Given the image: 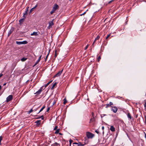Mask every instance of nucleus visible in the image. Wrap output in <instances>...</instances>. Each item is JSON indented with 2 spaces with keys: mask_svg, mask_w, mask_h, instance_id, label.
<instances>
[{
  "mask_svg": "<svg viewBox=\"0 0 146 146\" xmlns=\"http://www.w3.org/2000/svg\"><path fill=\"white\" fill-rule=\"evenodd\" d=\"M59 6L56 4H55L54 5V6L52 8V10L51 11L50 13L52 14L53 13H54L55 11L57 9H59Z\"/></svg>",
  "mask_w": 146,
  "mask_h": 146,
  "instance_id": "1",
  "label": "nucleus"
},
{
  "mask_svg": "<svg viewBox=\"0 0 146 146\" xmlns=\"http://www.w3.org/2000/svg\"><path fill=\"white\" fill-rule=\"evenodd\" d=\"M86 136L88 139H92L94 137V135L90 132H87Z\"/></svg>",
  "mask_w": 146,
  "mask_h": 146,
  "instance_id": "2",
  "label": "nucleus"
},
{
  "mask_svg": "<svg viewBox=\"0 0 146 146\" xmlns=\"http://www.w3.org/2000/svg\"><path fill=\"white\" fill-rule=\"evenodd\" d=\"M43 86H42L35 93V94L36 95H38L40 94L42 91V89L43 88Z\"/></svg>",
  "mask_w": 146,
  "mask_h": 146,
  "instance_id": "3",
  "label": "nucleus"
},
{
  "mask_svg": "<svg viewBox=\"0 0 146 146\" xmlns=\"http://www.w3.org/2000/svg\"><path fill=\"white\" fill-rule=\"evenodd\" d=\"M13 99V96L12 95H9L6 98V101L8 102L11 100Z\"/></svg>",
  "mask_w": 146,
  "mask_h": 146,
  "instance_id": "4",
  "label": "nucleus"
},
{
  "mask_svg": "<svg viewBox=\"0 0 146 146\" xmlns=\"http://www.w3.org/2000/svg\"><path fill=\"white\" fill-rule=\"evenodd\" d=\"M111 107H112L111 110L112 111H113V112H114V113H116L117 112V107H116L115 106Z\"/></svg>",
  "mask_w": 146,
  "mask_h": 146,
  "instance_id": "5",
  "label": "nucleus"
},
{
  "mask_svg": "<svg viewBox=\"0 0 146 146\" xmlns=\"http://www.w3.org/2000/svg\"><path fill=\"white\" fill-rule=\"evenodd\" d=\"M63 69L62 70L59 71L54 76V77H58L60 76L62 72Z\"/></svg>",
  "mask_w": 146,
  "mask_h": 146,
  "instance_id": "6",
  "label": "nucleus"
},
{
  "mask_svg": "<svg viewBox=\"0 0 146 146\" xmlns=\"http://www.w3.org/2000/svg\"><path fill=\"white\" fill-rule=\"evenodd\" d=\"M14 30V28L13 27H12L10 29V31H9L8 34V36H9L12 33Z\"/></svg>",
  "mask_w": 146,
  "mask_h": 146,
  "instance_id": "7",
  "label": "nucleus"
},
{
  "mask_svg": "<svg viewBox=\"0 0 146 146\" xmlns=\"http://www.w3.org/2000/svg\"><path fill=\"white\" fill-rule=\"evenodd\" d=\"M26 17L25 16H23V18L21 19L19 21L20 24H21L24 21Z\"/></svg>",
  "mask_w": 146,
  "mask_h": 146,
  "instance_id": "8",
  "label": "nucleus"
},
{
  "mask_svg": "<svg viewBox=\"0 0 146 146\" xmlns=\"http://www.w3.org/2000/svg\"><path fill=\"white\" fill-rule=\"evenodd\" d=\"M89 142V140L88 138L86 137L84 138V145L88 144Z\"/></svg>",
  "mask_w": 146,
  "mask_h": 146,
  "instance_id": "9",
  "label": "nucleus"
},
{
  "mask_svg": "<svg viewBox=\"0 0 146 146\" xmlns=\"http://www.w3.org/2000/svg\"><path fill=\"white\" fill-rule=\"evenodd\" d=\"M41 121L40 120H37L35 122V123H36V125L37 126H39L40 125Z\"/></svg>",
  "mask_w": 146,
  "mask_h": 146,
  "instance_id": "10",
  "label": "nucleus"
},
{
  "mask_svg": "<svg viewBox=\"0 0 146 146\" xmlns=\"http://www.w3.org/2000/svg\"><path fill=\"white\" fill-rule=\"evenodd\" d=\"M110 130L112 132L114 131H115V128L113 125L111 126Z\"/></svg>",
  "mask_w": 146,
  "mask_h": 146,
  "instance_id": "11",
  "label": "nucleus"
},
{
  "mask_svg": "<svg viewBox=\"0 0 146 146\" xmlns=\"http://www.w3.org/2000/svg\"><path fill=\"white\" fill-rule=\"evenodd\" d=\"M127 117L128 118H129V119H130V120L131 119L132 117L131 116V114H130V113H129V112L127 113Z\"/></svg>",
  "mask_w": 146,
  "mask_h": 146,
  "instance_id": "12",
  "label": "nucleus"
},
{
  "mask_svg": "<svg viewBox=\"0 0 146 146\" xmlns=\"http://www.w3.org/2000/svg\"><path fill=\"white\" fill-rule=\"evenodd\" d=\"M42 55H40V57H39V58L38 60L36 62L35 64V65H34V66H35L40 61V60L41 59Z\"/></svg>",
  "mask_w": 146,
  "mask_h": 146,
  "instance_id": "13",
  "label": "nucleus"
},
{
  "mask_svg": "<svg viewBox=\"0 0 146 146\" xmlns=\"http://www.w3.org/2000/svg\"><path fill=\"white\" fill-rule=\"evenodd\" d=\"M100 38V36L99 35H98L97 36V37H96V38H95L93 44H92V45H93L94 44V43H95V41L96 40H98L99 39V38Z\"/></svg>",
  "mask_w": 146,
  "mask_h": 146,
  "instance_id": "14",
  "label": "nucleus"
},
{
  "mask_svg": "<svg viewBox=\"0 0 146 146\" xmlns=\"http://www.w3.org/2000/svg\"><path fill=\"white\" fill-rule=\"evenodd\" d=\"M38 34L37 32H33V33L31 34V36L35 35V36H37L38 35Z\"/></svg>",
  "mask_w": 146,
  "mask_h": 146,
  "instance_id": "15",
  "label": "nucleus"
},
{
  "mask_svg": "<svg viewBox=\"0 0 146 146\" xmlns=\"http://www.w3.org/2000/svg\"><path fill=\"white\" fill-rule=\"evenodd\" d=\"M52 82V80H51V81H49L46 84H44L43 86H44L45 88L46 87Z\"/></svg>",
  "mask_w": 146,
  "mask_h": 146,
  "instance_id": "16",
  "label": "nucleus"
},
{
  "mask_svg": "<svg viewBox=\"0 0 146 146\" xmlns=\"http://www.w3.org/2000/svg\"><path fill=\"white\" fill-rule=\"evenodd\" d=\"M45 108V106H43L40 110L37 113V114H39L40 112L42 111Z\"/></svg>",
  "mask_w": 146,
  "mask_h": 146,
  "instance_id": "17",
  "label": "nucleus"
},
{
  "mask_svg": "<svg viewBox=\"0 0 146 146\" xmlns=\"http://www.w3.org/2000/svg\"><path fill=\"white\" fill-rule=\"evenodd\" d=\"M78 146H84V143H82L81 142H79L78 143Z\"/></svg>",
  "mask_w": 146,
  "mask_h": 146,
  "instance_id": "18",
  "label": "nucleus"
},
{
  "mask_svg": "<svg viewBox=\"0 0 146 146\" xmlns=\"http://www.w3.org/2000/svg\"><path fill=\"white\" fill-rule=\"evenodd\" d=\"M16 43L17 44L20 45L23 44L22 41H16Z\"/></svg>",
  "mask_w": 146,
  "mask_h": 146,
  "instance_id": "19",
  "label": "nucleus"
},
{
  "mask_svg": "<svg viewBox=\"0 0 146 146\" xmlns=\"http://www.w3.org/2000/svg\"><path fill=\"white\" fill-rule=\"evenodd\" d=\"M27 59V58L24 57L21 59V60L22 62H24Z\"/></svg>",
  "mask_w": 146,
  "mask_h": 146,
  "instance_id": "20",
  "label": "nucleus"
},
{
  "mask_svg": "<svg viewBox=\"0 0 146 146\" xmlns=\"http://www.w3.org/2000/svg\"><path fill=\"white\" fill-rule=\"evenodd\" d=\"M94 119V117H93L90 120L89 123H91L93 122Z\"/></svg>",
  "mask_w": 146,
  "mask_h": 146,
  "instance_id": "21",
  "label": "nucleus"
},
{
  "mask_svg": "<svg viewBox=\"0 0 146 146\" xmlns=\"http://www.w3.org/2000/svg\"><path fill=\"white\" fill-rule=\"evenodd\" d=\"M41 118V119H42V120H43L44 119V117H43V115L41 116L40 117H36V119H40V118Z\"/></svg>",
  "mask_w": 146,
  "mask_h": 146,
  "instance_id": "22",
  "label": "nucleus"
},
{
  "mask_svg": "<svg viewBox=\"0 0 146 146\" xmlns=\"http://www.w3.org/2000/svg\"><path fill=\"white\" fill-rule=\"evenodd\" d=\"M56 83L55 82L52 85V86L51 88V89H53L54 87L56 86Z\"/></svg>",
  "mask_w": 146,
  "mask_h": 146,
  "instance_id": "23",
  "label": "nucleus"
},
{
  "mask_svg": "<svg viewBox=\"0 0 146 146\" xmlns=\"http://www.w3.org/2000/svg\"><path fill=\"white\" fill-rule=\"evenodd\" d=\"M60 131V129H57L55 132V134H58L59 133V132Z\"/></svg>",
  "mask_w": 146,
  "mask_h": 146,
  "instance_id": "24",
  "label": "nucleus"
},
{
  "mask_svg": "<svg viewBox=\"0 0 146 146\" xmlns=\"http://www.w3.org/2000/svg\"><path fill=\"white\" fill-rule=\"evenodd\" d=\"M37 5H36L34 7L32 8L30 10V12H31L35 8L37 7Z\"/></svg>",
  "mask_w": 146,
  "mask_h": 146,
  "instance_id": "25",
  "label": "nucleus"
},
{
  "mask_svg": "<svg viewBox=\"0 0 146 146\" xmlns=\"http://www.w3.org/2000/svg\"><path fill=\"white\" fill-rule=\"evenodd\" d=\"M64 102L63 103L64 104H65L67 102V101L66 99V98H65L64 99Z\"/></svg>",
  "mask_w": 146,
  "mask_h": 146,
  "instance_id": "26",
  "label": "nucleus"
},
{
  "mask_svg": "<svg viewBox=\"0 0 146 146\" xmlns=\"http://www.w3.org/2000/svg\"><path fill=\"white\" fill-rule=\"evenodd\" d=\"M27 11H25V13H24L23 17L24 16H25V15H26V14L27 13V12L28 11V9L29 8V7H27Z\"/></svg>",
  "mask_w": 146,
  "mask_h": 146,
  "instance_id": "27",
  "label": "nucleus"
},
{
  "mask_svg": "<svg viewBox=\"0 0 146 146\" xmlns=\"http://www.w3.org/2000/svg\"><path fill=\"white\" fill-rule=\"evenodd\" d=\"M54 146H58V145H59V146H60V145L59 144L57 143V142H55L54 144Z\"/></svg>",
  "mask_w": 146,
  "mask_h": 146,
  "instance_id": "28",
  "label": "nucleus"
},
{
  "mask_svg": "<svg viewBox=\"0 0 146 146\" xmlns=\"http://www.w3.org/2000/svg\"><path fill=\"white\" fill-rule=\"evenodd\" d=\"M69 141V142H70L69 145H70V146H71V143H72V142L73 141L71 139H70Z\"/></svg>",
  "mask_w": 146,
  "mask_h": 146,
  "instance_id": "29",
  "label": "nucleus"
},
{
  "mask_svg": "<svg viewBox=\"0 0 146 146\" xmlns=\"http://www.w3.org/2000/svg\"><path fill=\"white\" fill-rule=\"evenodd\" d=\"M32 111H33V109H31L29 111H28V113L29 114H30L31 112H32Z\"/></svg>",
  "mask_w": 146,
  "mask_h": 146,
  "instance_id": "30",
  "label": "nucleus"
},
{
  "mask_svg": "<svg viewBox=\"0 0 146 146\" xmlns=\"http://www.w3.org/2000/svg\"><path fill=\"white\" fill-rule=\"evenodd\" d=\"M23 42V44H25L27 43V42L26 40H25L23 41H22Z\"/></svg>",
  "mask_w": 146,
  "mask_h": 146,
  "instance_id": "31",
  "label": "nucleus"
},
{
  "mask_svg": "<svg viewBox=\"0 0 146 146\" xmlns=\"http://www.w3.org/2000/svg\"><path fill=\"white\" fill-rule=\"evenodd\" d=\"M50 50H49V52H48V54H47V55H46V59L47 58H48V56L49 54V53H50Z\"/></svg>",
  "mask_w": 146,
  "mask_h": 146,
  "instance_id": "32",
  "label": "nucleus"
},
{
  "mask_svg": "<svg viewBox=\"0 0 146 146\" xmlns=\"http://www.w3.org/2000/svg\"><path fill=\"white\" fill-rule=\"evenodd\" d=\"M107 115L105 114H102L101 115V117L102 118L106 116Z\"/></svg>",
  "mask_w": 146,
  "mask_h": 146,
  "instance_id": "33",
  "label": "nucleus"
},
{
  "mask_svg": "<svg viewBox=\"0 0 146 146\" xmlns=\"http://www.w3.org/2000/svg\"><path fill=\"white\" fill-rule=\"evenodd\" d=\"M2 139L3 137L1 136L0 137V145H1V142L2 140Z\"/></svg>",
  "mask_w": 146,
  "mask_h": 146,
  "instance_id": "34",
  "label": "nucleus"
},
{
  "mask_svg": "<svg viewBox=\"0 0 146 146\" xmlns=\"http://www.w3.org/2000/svg\"><path fill=\"white\" fill-rule=\"evenodd\" d=\"M40 108V107H39L38 108H35V109H33V111H36L39 108Z\"/></svg>",
  "mask_w": 146,
  "mask_h": 146,
  "instance_id": "35",
  "label": "nucleus"
},
{
  "mask_svg": "<svg viewBox=\"0 0 146 146\" xmlns=\"http://www.w3.org/2000/svg\"><path fill=\"white\" fill-rule=\"evenodd\" d=\"M89 46V44H87L86 45V47H85L84 49L85 50H86L87 49V48H88V46Z\"/></svg>",
  "mask_w": 146,
  "mask_h": 146,
  "instance_id": "36",
  "label": "nucleus"
},
{
  "mask_svg": "<svg viewBox=\"0 0 146 146\" xmlns=\"http://www.w3.org/2000/svg\"><path fill=\"white\" fill-rule=\"evenodd\" d=\"M110 36V34L108 35L106 37V40Z\"/></svg>",
  "mask_w": 146,
  "mask_h": 146,
  "instance_id": "37",
  "label": "nucleus"
},
{
  "mask_svg": "<svg viewBox=\"0 0 146 146\" xmlns=\"http://www.w3.org/2000/svg\"><path fill=\"white\" fill-rule=\"evenodd\" d=\"M53 25V23L52 21H51L50 23H49V25L51 26Z\"/></svg>",
  "mask_w": 146,
  "mask_h": 146,
  "instance_id": "38",
  "label": "nucleus"
},
{
  "mask_svg": "<svg viewBox=\"0 0 146 146\" xmlns=\"http://www.w3.org/2000/svg\"><path fill=\"white\" fill-rule=\"evenodd\" d=\"M57 128H58V126H55L54 129V130H56L57 129Z\"/></svg>",
  "mask_w": 146,
  "mask_h": 146,
  "instance_id": "39",
  "label": "nucleus"
},
{
  "mask_svg": "<svg viewBox=\"0 0 146 146\" xmlns=\"http://www.w3.org/2000/svg\"><path fill=\"white\" fill-rule=\"evenodd\" d=\"M88 10H87L84 13H82V14H80V16H82V15H84V14H85L86 13V11H87Z\"/></svg>",
  "mask_w": 146,
  "mask_h": 146,
  "instance_id": "40",
  "label": "nucleus"
},
{
  "mask_svg": "<svg viewBox=\"0 0 146 146\" xmlns=\"http://www.w3.org/2000/svg\"><path fill=\"white\" fill-rule=\"evenodd\" d=\"M106 105V108H108V107H110V106H110V105L109 104H107Z\"/></svg>",
  "mask_w": 146,
  "mask_h": 146,
  "instance_id": "41",
  "label": "nucleus"
},
{
  "mask_svg": "<svg viewBox=\"0 0 146 146\" xmlns=\"http://www.w3.org/2000/svg\"><path fill=\"white\" fill-rule=\"evenodd\" d=\"M103 142H102V143H106V140L105 141L104 140V138H103Z\"/></svg>",
  "mask_w": 146,
  "mask_h": 146,
  "instance_id": "42",
  "label": "nucleus"
},
{
  "mask_svg": "<svg viewBox=\"0 0 146 146\" xmlns=\"http://www.w3.org/2000/svg\"><path fill=\"white\" fill-rule=\"evenodd\" d=\"M111 106V105H113V104L112 102H110L109 104Z\"/></svg>",
  "mask_w": 146,
  "mask_h": 146,
  "instance_id": "43",
  "label": "nucleus"
},
{
  "mask_svg": "<svg viewBox=\"0 0 146 146\" xmlns=\"http://www.w3.org/2000/svg\"><path fill=\"white\" fill-rule=\"evenodd\" d=\"M114 0H112L109 1V2H108V3L109 4L110 3H112V2H113V1Z\"/></svg>",
  "mask_w": 146,
  "mask_h": 146,
  "instance_id": "44",
  "label": "nucleus"
},
{
  "mask_svg": "<svg viewBox=\"0 0 146 146\" xmlns=\"http://www.w3.org/2000/svg\"><path fill=\"white\" fill-rule=\"evenodd\" d=\"M101 59V57H100V56H99L98 57V61H99Z\"/></svg>",
  "mask_w": 146,
  "mask_h": 146,
  "instance_id": "45",
  "label": "nucleus"
},
{
  "mask_svg": "<svg viewBox=\"0 0 146 146\" xmlns=\"http://www.w3.org/2000/svg\"><path fill=\"white\" fill-rule=\"evenodd\" d=\"M50 108L49 107H48L47 109V111L48 112L50 110Z\"/></svg>",
  "mask_w": 146,
  "mask_h": 146,
  "instance_id": "46",
  "label": "nucleus"
},
{
  "mask_svg": "<svg viewBox=\"0 0 146 146\" xmlns=\"http://www.w3.org/2000/svg\"><path fill=\"white\" fill-rule=\"evenodd\" d=\"M95 131L96 133H97L98 134L99 133V132L97 130H96Z\"/></svg>",
  "mask_w": 146,
  "mask_h": 146,
  "instance_id": "47",
  "label": "nucleus"
},
{
  "mask_svg": "<svg viewBox=\"0 0 146 146\" xmlns=\"http://www.w3.org/2000/svg\"><path fill=\"white\" fill-rule=\"evenodd\" d=\"M3 75V74L2 73H1L0 74V78H1V77H2Z\"/></svg>",
  "mask_w": 146,
  "mask_h": 146,
  "instance_id": "48",
  "label": "nucleus"
},
{
  "mask_svg": "<svg viewBox=\"0 0 146 146\" xmlns=\"http://www.w3.org/2000/svg\"><path fill=\"white\" fill-rule=\"evenodd\" d=\"M56 50L55 51V57H56Z\"/></svg>",
  "mask_w": 146,
  "mask_h": 146,
  "instance_id": "49",
  "label": "nucleus"
},
{
  "mask_svg": "<svg viewBox=\"0 0 146 146\" xmlns=\"http://www.w3.org/2000/svg\"><path fill=\"white\" fill-rule=\"evenodd\" d=\"M144 107L146 108V102H145L144 104Z\"/></svg>",
  "mask_w": 146,
  "mask_h": 146,
  "instance_id": "50",
  "label": "nucleus"
},
{
  "mask_svg": "<svg viewBox=\"0 0 146 146\" xmlns=\"http://www.w3.org/2000/svg\"><path fill=\"white\" fill-rule=\"evenodd\" d=\"M59 134L60 135H62L63 134L60 133H59Z\"/></svg>",
  "mask_w": 146,
  "mask_h": 146,
  "instance_id": "51",
  "label": "nucleus"
},
{
  "mask_svg": "<svg viewBox=\"0 0 146 146\" xmlns=\"http://www.w3.org/2000/svg\"><path fill=\"white\" fill-rule=\"evenodd\" d=\"M104 126H102V130H104Z\"/></svg>",
  "mask_w": 146,
  "mask_h": 146,
  "instance_id": "52",
  "label": "nucleus"
},
{
  "mask_svg": "<svg viewBox=\"0 0 146 146\" xmlns=\"http://www.w3.org/2000/svg\"><path fill=\"white\" fill-rule=\"evenodd\" d=\"M73 143L74 144H76V145H78V143Z\"/></svg>",
  "mask_w": 146,
  "mask_h": 146,
  "instance_id": "53",
  "label": "nucleus"
},
{
  "mask_svg": "<svg viewBox=\"0 0 146 146\" xmlns=\"http://www.w3.org/2000/svg\"><path fill=\"white\" fill-rule=\"evenodd\" d=\"M6 83H5L3 84V86H4L5 85H6Z\"/></svg>",
  "mask_w": 146,
  "mask_h": 146,
  "instance_id": "54",
  "label": "nucleus"
},
{
  "mask_svg": "<svg viewBox=\"0 0 146 146\" xmlns=\"http://www.w3.org/2000/svg\"><path fill=\"white\" fill-rule=\"evenodd\" d=\"M2 88V86H0V90H1V89Z\"/></svg>",
  "mask_w": 146,
  "mask_h": 146,
  "instance_id": "55",
  "label": "nucleus"
},
{
  "mask_svg": "<svg viewBox=\"0 0 146 146\" xmlns=\"http://www.w3.org/2000/svg\"><path fill=\"white\" fill-rule=\"evenodd\" d=\"M92 116H93V115H94V113H93L92 112Z\"/></svg>",
  "mask_w": 146,
  "mask_h": 146,
  "instance_id": "56",
  "label": "nucleus"
},
{
  "mask_svg": "<svg viewBox=\"0 0 146 146\" xmlns=\"http://www.w3.org/2000/svg\"><path fill=\"white\" fill-rule=\"evenodd\" d=\"M145 119H146V115H145Z\"/></svg>",
  "mask_w": 146,
  "mask_h": 146,
  "instance_id": "57",
  "label": "nucleus"
},
{
  "mask_svg": "<svg viewBox=\"0 0 146 146\" xmlns=\"http://www.w3.org/2000/svg\"><path fill=\"white\" fill-rule=\"evenodd\" d=\"M145 123H146V119H145Z\"/></svg>",
  "mask_w": 146,
  "mask_h": 146,
  "instance_id": "58",
  "label": "nucleus"
}]
</instances>
